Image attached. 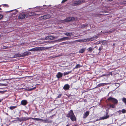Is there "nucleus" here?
Masks as SVG:
<instances>
[{"mask_svg": "<svg viewBox=\"0 0 126 126\" xmlns=\"http://www.w3.org/2000/svg\"><path fill=\"white\" fill-rule=\"evenodd\" d=\"M0 10H1V9L0 8Z\"/></svg>", "mask_w": 126, "mask_h": 126, "instance_id": "obj_46", "label": "nucleus"}, {"mask_svg": "<svg viewBox=\"0 0 126 126\" xmlns=\"http://www.w3.org/2000/svg\"><path fill=\"white\" fill-rule=\"evenodd\" d=\"M28 50L31 51H33V48L30 49Z\"/></svg>", "mask_w": 126, "mask_h": 126, "instance_id": "obj_38", "label": "nucleus"}, {"mask_svg": "<svg viewBox=\"0 0 126 126\" xmlns=\"http://www.w3.org/2000/svg\"><path fill=\"white\" fill-rule=\"evenodd\" d=\"M63 75V74L60 72H59L56 75L57 77L59 79L62 77Z\"/></svg>", "mask_w": 126, "mask_h": 126, "instance_id": "obj_14", "label": "nucleus"}, {"mask_svg": "<svg viewBox=\"0 0 126 126\" xmlns=\"http://www.w3.org/2000/svg\"><path fill=\"white\" fill-rule=\"evenodd\" d=\"M17 106H12L10 107L9 108L11 110H12L13 109H15V108L17 107Z\"/></svg>", "mask_w": 126, "mask_h": 126, "instance_id": "obj_25", "label": "nucleus"}, {"mask_svg": "<svg viewBox=\"0 0 126 126\" xmlns=\"http://www.w3.org/2000/svg\"><path fill=\"white\" fill-rule=\"evenodd\" d=\"M3 5V6H8L7 4H4Z\"/></svg>", "mask_w": 126, "mask_h": 126, "instance_id": "obj_39", "label": "nucleus"}, {"mask_svg": "<svg viewBox=\"0 0 126 126\" xmlns=\"http://www.w3.org/2000/svg\"><path fill=\"white\" fill-rule=\"evenodd\" d=\"M67 117L70 118L71 120L72 121H76V118L74 115L73 111L72 110H70L68 113L66 115Z\"/></svg>", "mask_w": 126, "mask_h": 126, "instance_id": "obj_1", "label": "nucleus"}, {"mask_svg": "<svg viewBox=\"0 0 126 126\" xmlns=\"http://www.w3.org/2000/svg\"><path fill=\"white\" fill-rule=\"evenodd\" d=\"M121 110H119V111H118L117 112H116L115 113V114H117V113H118L119 114H121Z\"/></svg>", "mask_w": 126, "mask_h": 126, "instance_id": "obj_32", "label": "nucleus"}, {"mask_svg": "<svg viewBox=\"0 0 126 126\" xmlns=\"http://www.w3.org/2000/svg\"><path fill=\"white\" fill-rule=\"evenodd\" d=\"M0 12H1V11H0Z\"/></svg>", "mask_w": 126, "mask_h": 126, "instance_id": "obj_48", "label": "nucleus"}, {"mask_svg": "<svg viewBox=\"0 0 126 126\" xmlns=\"http://www.w3.org/2000/svg\"><path fill=\"white\" fill-rule=\"evenodd\" d=\"M54 37L52 36H48L45 38V39L46 40H51L55 38Z\"/></svg>", "mask_w": 126, "mask_h": 126, "instance_id": "obj_10", "label": "nucleus"}, {"mask_svg": "<svg viewBox=\"0 0 126 126\" xmlns=\"http://www.w3.org/2000/svg\"><path fill=\"white\" fill-rule=\"evenodd\" d=\"M75 18L74 17H69L66 18L65 19L62 20V22H69L70 21L74 20Z\"/></svg>", "mask_w": 126, "mask_h": 126, "instance_id": "obj_5", "label": "nucleus"}, {"mask_svg": "<svg viewBox=\"0 0 126 126\" xmlns=\"http://www.w3.org/2000/svg\"><path fill=\"white\" fill-rule=\"evenodd\" d=\"M31 117L29 118L27 117H24L21 118L19 119L18 118H17V119H18L21 122L22 121H27L30 119H31Z\"/></svg>", "mask_w": 126, "mask_h": 126, "instance_id": "obj_9", "label": "nucleus"}, {"mask_svg": "<svg viewBox=\"0 0 126 126\" xmlns=\"http://www.w3.org/2000/svg\"><path fill=\"white\" fill-rule=\"evenodd\" d=\"M89 114V111H87L83 114V118L84 119L86 118Z\"/></svg>", "mask_w": 126, "mask_h": 126, "instance_id": "obj_13", "label": "nucleus"}, {"mask_svg": "<svg viewBox=\"0 0 126 126\" xmlns=\"http://www.w3.org/2000/svg\"><path fill=\"white\" fill-rule=\"evenodd\" d=\"M67 0H63L62 2V3H64Z\"/></svg>", "mask_w": 126, "mask_h": 126, "instance_id": "obj_37", "label": "nucleus"}, {"mask_svg": "<svg viewBox=\"0 0 126 126\" xmlns=\"http://www.w3.org/2000/svg\"><path fill=\"white\" fill-rule=\"evenodd\" d=\"M41 121L44 123H50L51 122V121H50L48 119L43 120L42 119Z\"/></svg>", "mask_w": 126, "mask_h": 126, "instance_id": "obj_17", "label": "nucleus"}, {"mask_svg": "<svg viewBox=\"0 0 126 126\" xmlns=\"http://www.w3.org/2000/svg\"><path fill=\"white\" fill-rule=\"evenodd\" d=\"M69 126L68 124L67 125H66V126Z\"/></svg>", "mask_w": 126, "mask_h": 126, "instance_id": "obj_45", "label": "nucleus"}, {"mask_svg": "<svg viewBox=\"0 0 126 126\" xmlns=\"http://www.w3.org/2000/svg\"><path fill=\"white\" fill-rule=\"evenodd\" d=\"M28 16V15L27 14L23 13H20L19 15L18 18L19 19H23L27 18Z\"/></svg>", "mask_w": 126, "mask_h": 126, "instance_id": "obj_4", "label": "nucleus"}, {"mask_svg": "<svg viewBox=\"0 0 126 126\" xmlns=\"http://www.w3.org/2000/svg\"><path fill=\"white\" fill-rule=\"evenodd\" d=\"M94 48L93 47H89L87 49V50L90 52H92L94 50Z\"/></svg>", "mask_w": 126, "mask_h": 126, "instance_id": "obj_20", "label": "nucleus"}, {"mask_svg": "<svg viewBox=\"0 0 126 126\" xmlns=\"http://www.w3.org/2000/svg\"><path fill=\"white\" fill-rule=\"evenodd\" d=\"M109 115H106L105 116H103L101 117V120H103L104 119H106L109 118Z\"/></svg>", "mask_w": 126, "mask_h": 126, "instance_id": "obj_18", "label": "nucleus"}, {"mask_svg": "<svg viewBox=\"0 0 126 126\" xmlns=\"http://www.w3.org/2000/svg\"><path fill=\"white\" fill-rule=\"evenodd\" d=\"M97 38L96 36L92 38H88L87 39H81L78 40L76 41L79 42H86L90 41H93L95 40Z\"/></svg>", "mask_w": 126, "mask_h": 126, "instance_id": "obj_2", "label": "nucleus"}, {"mask_svg": "<svg viewBox=\"0 0 126 126\" xmlns=\"http://www.w3.org/2000/svg\"><path fill=\"white\" fill-rule=\"evenodd\" d=\"M1 5H0V6H1Z\"/></svg>", "mask_w": 126, "mask_h": 126, "instance_id": "obj_49", "label": "nucleus"}, {"mask_svg": "<svg viewBox=\"0 0 126 126\" xmlns=\"http://www.w3.org/2000/svg\"><path fill=\"white\" fill-rule=\"evenodd\" d=\"M3 17V16L2 15L0 14V20H1V19H2Z\"/></svg>", "mask_w": 126, "mask_h": 126, "instance_id": "obj_35", "label": "nucleus"}, {"mask_svg": "<svg viewBox=\"0 0 126 126\" xmlns=\"http://www.w3.org/2000/svg\"><path fill=\"white\" fill-rule=\"evenodd\" d=\"M85 48H83L80 49L79 51V52L81 53H83L84 51Z\"/></svg>", "mask_w": 126, "mask_h": 126, "instance_id": "obj_23", "label": "nucleus"}, {"mask_svg": "<svg viewBox=\"0 0 126 126\" xmlns=\"http://www.w3.org/2000/svg\"><path fill=\"white\" fill-rule=\"evenodd\" d=\"M108 100L112 101L114 104H117L118 103V101L116 99L111 97L109 98Z\"/></svg>", "mask_w": 126, "mask_h": 126, "instance_id": "obj_6", "label": "nucleus"}, {"mask_svg": "<svg viewBox=\"0 0 126 126\" xmlns=\"http://www.w3.org/2000/svg\"><path fill=\"white\" fill-rule=\"evenodd\" d=\"M2 99H0V102H1L2 101Z\"/></svg>", "mask_w": 126, "mask_h": 126, "instance_id": "obj_43", "label": "nucleus"}, {"mask_svg": "<svg viewBox=\"0 0 126 126\" xmlns=\"http://www.w3.org/2000/svg\"><path fill=\"white\" fill-rule=\"evenodd\" d=\"M44 47H35L33 48V51H41L43 50Z\"/></svg>", "mask_w": 126, "mask_h": 126, "instance_id": "obj_8", "label": "nucleus"}, {"mask_svg": "<svg viewBox=\"0 0 126 126\" xmlns=\"http://www.w3.org/2000/svg\"><path fill=\"white\" fill-rule=\"evenodd\" d=\"M51 16L50 15L48 14L41 16L40 17V19H43L45 20L50 18Z\"/></svg>", "mask_w": 126, "mask_h": 126, "instance_id": "obj_7", "label": "nucleus"}, {"mask_svg": "<svg viewBox=\"0 0 126 126\" xmlns=\"http://www.w3.org/2000/svg\"><path fill=\"white\" fill-rule=\"evenodd\" d=\"M83 2H84L83 1H76L75 3L74 4L76 5H78L82 3H83Z\"/></svg>", "mask_w": 126, "mask_h": 126, "instance_id": "obj_19", "label": "nucleus"}, {"mask_svg": "<svg viewBox=\"0 0 126 126\" xmlns=\"http://www.w3.org/2000/svg\"><path fill=\"white\" fill-rule=\"evenodd\" d=\"M122 113H126V110L125 109H123L121 111Z\"/></svg>", "mask_w": 126, "mask_h": 126, "instance_id": "obj_30", "label": "nucleus"}, {"mask_svg": "<svg viewBox=\"0 0 126 126\" xmlns=\"http://www.w3.org/2000/svg\"><path fill=\"white\" fill-rule=\"evenodd\" d=\"M28 103L27 101L25 100H24L21 101V105L23 106H25L27 105Z\"/></svg>", "mask_w": 126, "mask_h": 126, "instance_id": "obj_12", "label": "nucleus"}, {"mask_svg": "<svg viewBox=\"0 0 126 126\" xmlns=\"http://www.w3.org/2000/svg\"><path fill=\"white\" fill-rule=\"evenodd\" d=\"M64 34L68 36H71L72 35V33L71 32H66L64 33Z\"/></svg>", "mask_w": 126, "mask_h": 126, "instance_id": "obj_21", "label": "nucleus"}, {"mask_svg": "<svg viewBox=\"0 0 126 126\" xmlns=\"http://www.w3.org/2000/svg\"><path fill=\"white\" fill-rule=\"evenodd\" d=\"M82 66V65H80L79 64H77L75 68L77 69L78 68H79Z\"/></svg>", "mask_w": 126, "mask_h": 126, "instance_id": "obj_24", "label": "nucleus"}, {"mask_svg": "<svg viewBox=\"0 0 126 126\" xmlns=\"http://www.w3.org/2000/svg\"><path fill=\"white\" fill-rule=\"evenodd\" d=\"M31 54V53L28 51H26L24 52L22 55H21L19 54H15L14 55V57L16 58L21 56H25L30 55Z\"/></svg>", "mask_w": 126, "mask_h": 126, "instance_id": "obj_3", "label": "nucleus"}, {"mask_svg": "<svg viewBox=\"0 0 126 126\" xmlns=\"http://www.w3.org/2000/svg\"><path fill=\"white\" fill-rule=\"evenodd\" d=\"M36 88V87H34V88H30V89H28V90L29 91H31L32 90H33L34 89H35Z\"/></svg>", "mask_w": 126, "mask_h": 126, "instance_id": "obj_33", "label": "nucleus"}, {"mask_svg": "<svg viewBox=\"0 0 126 126\" xmlns=\"http://www.w3.org/2000/svg\"><path fill=\"white\" fill-rule=\"evenodd\" d=\"M31 118L34 120H36L37 121H41L42 119L39 118Z\"/></svg>", "mask_w": 126, "mask_h": 126, "instance_id": "obj_22", "label": "nucleus"}, {"mask_svg": "<svg viewBox=\"0 0 126 126\" xmlns=\"http://www.w3.org/2000/svg\"><path fill=\"white\" fill-rule=\"evenodd\" d=\"M114 104H110V107L112 108H115V106Z\"/></svg>", "mask_w": 126, "mask_h": 126, "instance_id": "obj_26", "label": "nucleus"}, {"mask_svg": "<svg viewBox=\"0 0 126 126\" xmlns=\"http://www.w3.org/2000/svg\"><path fill=\"white\" fill-rule=\"evenodd\" d=\"M94 48H96V49H97V48H98V47L97 46H95V47H94Z\"/></svg>", "mask_w": 126, "mask_h": 126, "instance_id": "obj_40", "label": "nucleus"}, {"mask_svg": "<svg viewBox=\"0 0 126 126\" xmlns=\"http://www.w3.org/2000/svg\"><path fill=\"white\" fill-rule=\"evenodd\" d=\"M108 113L107 112H106V115H108Z\"/></svg>", "mask_w": 126, "mask_h": 126, "instance_id": "obj_42", "label": "nucleus"}, {"mask_svg": "<svg viewBox=\"0 0 126 126\" xmlns=\"http://www.w3.org/2000/svg\"><path fill=\"white\" fill-rule=\"evenodd\" d=\"M110 83H101L98 84L95 87V88H97L101 86H104L106 85L107 84H110Z\"/></svg>", "mask_w": 126, "mask_h": 126, "instance_id": "obj_11", "label": "nucleus"}, {"mask_svg": "<svg viewBox=\"0 0 126 126\" xmlns=\"http://www.w3.org/2000/svg\"><path fill=\"white\" fill-rule=\"evenodd\" d=\"M102 47H100L98 49V50L99 51V52L101 51L102 49Z\"/></svg>", "mask_w": 126, "mask_h": 126, "instance_id": "obj_36", "label": "nucleus"}, {"mask_svg": "<svg viewBox=\"0 0 126 126\" xmlns=\"http://www.w3.org/2000/svg\"><path fill=\"white\" fill-rule=\"evenodd\" d=\"M68 38V37H64L59 39L58 40V41L60 42L65 41L67 40Z\"/></svg>", "mask_w": 126, "mask_h": 126, "instance_id": "obj_16", "label": "nucleus"}, {"mask_svg": "<svg viewBox=\"0 0 126 126\" xmlns=\"http://www.w3.org/2000/svg\"><path fill=\"white\" fill-rule=\"evenodd\" d=\"M111 32V31H105L104 32V33H110Z\"/></svg>", "mask_w": 126, "mask_h": 126, "instance_id": "obj_34", "label": "nucleus"}, {"mask_svg": "<svg viewBox=\"0 0 126 126\" xmlns=\"http://www.w3.org/2000/svg\"><path fill=\"white\" fill-rule=\"evenodd\" d=\"M71 72H64L63 73V75L64 76H65L66 75H68L69 74V73H70Z\"/></svg>", "mask_w": 126, "mask_h": 126, "instance_id": "obj_29", "label": "nucleus"}, {"mask_svg": "<svg viewBox=\"0 0 126 126\" xmlns=\"http://www.w3.org/2000/svg\"><path fill=\"white\" fill-rule=\"evenodd\" d=\"M63 43H65V42H63Z\"/></svg>", "mask_w": 126, "mask_h": 126, "instance_id": "obj_47", "label": "nucleus"}, {"mask_svg": "<svg viewBox=\"0 0 126 126\" xmlns=\"http://www.w3.org/2000/svg\"><path fill=\"white\" fill-rule=\"evenodd\" d=\"M54 115H55L54 114V115H52V116H50V118L52 117V116H53Z\"/></svg>", "mask_w": 126, "mask_h": 126, "instance_id": "obj_41", "label": "nucleus"}, {"mask_svg": "<svg viewBox=\"0 0 126 126\" xmlns=\"http://www.w3.org/2000/svg\"><path fill=\"white\" fill-rule=\"evenodd\" d=\"M87 24H83L82 25V28H84L86 27L87 26Z\"/></svg>", "mask_w": 126, "mask_h": 126, "instance_id": "obj_31", "label": "nucleus"}, {"mask_svg": "<svg viewBox=\"0 0 126 126\" xmlns=\"http://www.w3.org/2000/svg\"><path fill=\"white\" fill-rule=\"evenodd\" d=\"M102 43L103 45H106L107 44V41L105 40L103 41Z\"/></svg>", "mask_w": 126, "mask_h": 126, "instance_id": "obj_28", "label": "nucleus"}, {"mask_svg": "<svg viewBox=\"0 0 126 126\" xmlns=\"http://www.w3.org/2000/svg\"><path fill=\"white\" fill-rule=\"evenodd\" d=\"M122 101L126 105V98L123 97L122 99Z\"/></svg>", "mask_w": 126, "mask_h": 126, "instance_id": "obj_27", "label": "nucleus"}, {"mask_svg": "<svg viewBox=\"0 0 126 126\" xmlns=\"http://www.w3.org/2000/svg\"><path fill=\"white\" fill-rule=\"evenodd\" d=\"M14 10H11V11H10V12H12Z\"/></svg>", "mask_w": 126, "mask_h": 126, "instance_id": "obj_44", "label": "nucleus"}, {"mask_svg": "<svg viewBox=\"0 0 126 126\" xmlns=\"http://www.w3.org/2000/svg\"><path fill=\"white\" fill-rule=\"evenodd\" d=\"M70 88V86L68 84H65L63 87V89L65 90H68Z\"/></svg>", "mask_w": 126, "mask_h": 126, "instance_id": "obj_15", "label": "nucleus"}]
</instances>
